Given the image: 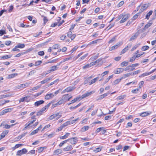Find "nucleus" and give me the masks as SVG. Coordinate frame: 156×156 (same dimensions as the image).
<instances>
[{
  "label": "nucleus",
  "mask_w": 156,
  "mask_h": 156,
  "mask_svg": "<svg viewBox=\"0 0 156 156\" xmlns=\"http://www.w3.org/2000/svg\"><path fill=\"white\" fill-rule=\"evenodd\" d=\"M75 89V87L73 86H70L67 87L61 93L63 94L66 92H68L72 91Z\"/></svg>",
  "instance_id": "20e7f679"
},
{
  "label": "nucleus",
  "mask_w": 156,
  "mask_h": 156,
  "mask_svg": "<svg viewBox=\"0 0 156 156\" xmlns=\"http://www.w3.org/2000/svg\"><path fill=\"white\" fill-rule=\"evenodd\" d=\"M124 70V69L122 68H117L114 71V73L115 74H118L123 72Z\"/></svg>",
  "instance_id": "f8f14e48"
},
{
  "label": "nucleus",
  "mask_w": 156,
  "mask_h": 156,
  "mask_svg": "<svg viewBox=\"0 0 156 156\" xmlns=\"http://www.w3.org/2000/svg\"><path fill=\"white\" fill-rule=\"evenodd\" d=\"M30 97L29 96H27L25 97H23L20 99L19 100L20 102H23L24 101H26L27 102L29 101L30 100L29 99Z\"/></svg>",
  "instance_id": "9b49d317"
},
{
  "label": "nucleus",
  "mask_w": 156,
  "mask_h": 156,
  "mask_svg": "<svg viewBox=\"0 0 156 156\" xmlns=\"http://www.w3.org/2000/svg\"><path fill=\"white\" fill-rule=\"evenodd\" d=\"M12 56V55H6L3 56L1 57V59H6L9 58H10Z\"/></svg>",
  "instance_id": "b1692460"
},
{
  "label": "nucleus",
  "mask_w": 156,
  "mask_h": 156,
  "mask_svg": "<svg viewBox=\"0 0 156 156\" xmlns=\"http://www.w3.org/2000/svg\"><path fill=\"white\" fill-rule=\"evenodd\" d=\"M25 44H19L16 46L19 48H22L25 47Z\"/></svg>",
  "instance_id": "37998d69"
},
{
  "label": "nucleus",
  "mask_w": 156,
  "mask_h": 156,
  "mask_svg": "<svg viewBox=\"0 0 156 156\" xmlns=\"http://www.w3.org/2000/svg\"><path fill=\"white\" fill-rule=\"evenodd\" d=\"M129 14H127L124 15L122 17V20L120 21V23H122L125 22L129 18Z\"/></svg>",
  "instance_id": "39448f33"
},
{
  "label": "nucleus",
  "mask_w": 156,
  "mask_h": 156,
  "mask_svg": "<svg viewBox=\"0 0 156 156\" xmlns=\"http://www.w3.org/2000/svg\"><path fill=\"white\" fill-rule=\"evenodd\" d=\"M73 149V146L71 145L67 146L63 149L64 151H71Z\"/></svg>",
  "instance_id": "ddd939ff"
},
{
  "label": "nucleus",
  "mask_w": 156,
  "mask_h": 156,
  "mask_svg": "<svg viewBox=\"0 0 156 156\" xmlns=\"http://www.w3.org/2000/svg\"><path fill=\"white\" fill-rule=\"evenodd\" d=\"M27 150L26 149L24 148L21 150L18 151L16 155V156H20L23 154H26L27 152Z\"/></svg>",
  "instance_id": "f03ea898"
},
{
  "label": "nucleus",
  "mask_w": 156,
  "mask_h": 156,
  "mask_svg": "<svg viewBox=\"0 0 156 156\" xmlns=\"http://www.w3.org/2000/svg\"><path fill=\"white\" fill-rule=\"evenodd\" d=\"M70 133H67L64 136H61L60 137V138L61 140H64L67 138L69 135Z\"/></svg>",
  "instance_id": "412c9836"
},
{
  "label": "nucleus",
  "mask_w": 156,
  "mask_h": 156,
  "mask_svg": "<svg viewBox=\"0 0 156 156\" xmlns=\"http://www.w3.org/2000/svg\"><path fill=\"white\" fill-rule=\"evenodd\" d=\"M17 75L18 74L17 73L11 74L8 75L7 77L8 79L12 78Z\"/></svg>",
  "instance_id": "393cba45"
},
{
  "label": "nucleus",
  "mask_w": 156,
  "mask_h": 156,
  "mask_svg": "<svg viewBox=\"0 0 156 156\" xmlns=\"http://www.w3.org/2000/svg\"><path fill=\"white\" fill-rule=\"evenodd\" d=\"M6 33L5 31L4 30H0V34L1 36L3 34Z\"/></svg>",
  "instance_id": "69168bd1"
},
{
  "label": "nucleus",
  "mask_w": 156,
  "mask_h": 156,
  "mask_svg": "<svg viewBox=\"0 0 156 156\" xmlns=\"http://www.w3.org/2000/svg\"><path fill=\"white\" fill-rule=\"evenodd\" d=\"M67 142H68V140H65L64 141H63L59 145V147H61L62 146L65 144Z\"/></svg>",
  "instance_id": "a18cd8bd"
},
{
  "label": "nucleus",
  "mask_w": 156,
  "mask_h": 156,
  "mask_svg": "<svg viewBox=\"0 0 156 156\" xmlns=\"http://www.w3.org/2000/svg\"><path fill=\"white\" fill-rule=\"evenodd\" d=\"M149 48V47L148 46H144L142 47L141 50L142 51H145L148 49Z\"/></svg>",
  "instance_id": "79ce46f5"
},
{
  "label": "nucleus",
  "mask_w": 156,
  "mask_h": 156,
  "mask_svg": "<svg viewBox=\"0 0 156 156\" xmlns=\"http://www.w3.org/2000/svg\"><path fill=\"white\" fill-rule=\"evenodd\" d=\"M11 95L9 94H6L5 95H2L0 96V99L5 98L7 97H9Z\"/></svg>",
  "instance_id": "c03bdc74"
},
{
  "label": "nucleus",
  "mask_w": 156,
  "mask_h": 156,
  "mask_svg": "<svg viewBox=\"0 0 156 156\" xmlns=\"http://www.w3.org/2000/svg\"><path fill=\"white\" fill-rule=\"evenodd\" d=\"M55 95L52 93H48L45 96L44 98L46 100H49L54 97Z\"/></svg>",
  "instance_id": "9d476101"
},
{
  "label": "nucleus",
  "mask_w": 156,
  "mask_h": 156,
  "mask_svg": "<svg viewBox=\"0 0 156 156\" xmlns=\"http://www.w3.org/2000/svg\"><path fill=\"white\" fill-rule=\"evenodd\" d=\"M68 141H69L70 144H75L77 142L78 138L76 137L71 138L67 140Z\"/></svg>",
  "instance_id": "7ed1b4c3"
},
{
  "label": "nucleus",
  "mask_w": 156,
  "mask_h": 156,
  "mask_svg": "<svg viewBox=\"0 0 156 156\" xmlns=\"http://www.w3.org/2000/svg\"><path fill=\"white\" fill-rule=\"evenodd\" d=\"M35 73V71L34 70H33L30 71L29 73L28 76H29L30 75H32Z\"/></svg>",
  "instance_id": "13d9d810"
},
{
  "label": "nucleus",
  "mask_w": 156,
  "mask_h": 156,
  "mask_svg": "<svg viewBox=\"0 0 156 156\" xmlns=\"http://www.w3.org/2000/svg\"><path fill=\"white\" fill-rule=\"evenodd\" d=\"M132 46V44H129L127 45L121 51V54H122L126 52Z\"/></svg>",
  "instance_id": "423d86ee"
},
{
  "label": "nucleus",
  "mask_w": 156,
  "mask_h": 156,
  "mask_svg": "<svg viewBox=\"0 0 156 156\" xmlns=\"http://www.w3.org/2000/svg\"><path fill=\"white\" fill-rule=\"evenodd\" d=\"M38 132V131L37 129H35L33 130L31 133L30 134V135L32 136Z\"/></svg>",
  "instance_id": "de8ad7c7"
},
{
  "label": "nucleus",
  "mask_w": 156,
  "mask_h": 156,
  "mask_svg": "<svg viewBox=\"0 0 156 156\" xmlns=\"http://www.w3.org/2000/svg\"><path fill=\"white\" fill-rule=\"evenodd\" d=\"M116 37H114L112 38L110 40L108 41V43L110 44L115 41L116 40Z\"/></svg>",
  "instance_id": "3c124183"
},
{
  "label": "nucleus",
  "mask_w": 156,
  "mask_h": 156,
  "mask_svg": "<svg viewBox=\"0 0 156 156\" xmlns=\"http://www.w3.org/2000/svg\"><path fill=\"white\" fill-rule=\"evenodd\" d=\"M140 34V32L138 31L135 34H134L130 38L129 40V41H133L135 39H136L137 37Z\"/></svg>",
  "instance_id": "6e6552de"
},
{
  "label": "nucleus",
  "mask_w": 156,
  "mask_h": 156,
  "mask_svg": "<svg viewBox=\"0 0 156 156\" xmlns=\"http://www.w3.org/2000/svg\"><path fill=\"white\" fill-rule=\"evenodd\" d=\"M42 63L41 61H38L35 62L34 65L36 66H38L40 65Z\"/></svg>",
  "instance_id": "603ef678"
},
{
  "label": "nucleus",
  "mask_w": 156,
  "mask_h": 156,
  "mask_svg": "<svg viewBox=\"0 0 156 156\" xmlns=\"http://www.w3.org/2000/svg\"><path fill=\"white\" fill-rule=\"evenodd\" d=\"M91 67L90 64H87L83 67V69H87Z\"/></svg>",
  "instance_id": "f704fd0d"
},
{
  "label": "nucleus",
  "mask_w": 156,
  "mask_h": 156,
  "mask_svg": "<svg viewBox=\"0 0 156 156\" xmlns=\"http://www.w3.org/2000/svg\"><path fill=\"white\" fill-rule=\"evenodd\" d=\"M80 98V97H77L76 98H75L73 100L71 101V103L73 104L74 103L77 101Z\"/></svg>",
  "instance_id": "ea45409f"
},
{
  "label": "nucleus",
  "mask_w": 156,
  "mask_h": 156,
  "mask_svg": "<svg viewBox=\"0 0 156 156\" xmlns=\"http://www.w3.org/2000/svg\"><path fill=\"white\" fill-rule=\"evenodd\" d=\"M153 13V11L152 10L150 11L146 15V16L145 18L149 19L150 16L152 15Z\"/></svg>",
  "instance_id": "a878e982"
},
{
  "label": "nucleus",
  "mask_w": 156,
  "mask_h": 156,
  "mask_svg": "<svg viewBox=\"0 0 156 156\" xmlns=\"http://www.w3.org/2000/svg\"><path fill=\"white\" fill-rule=\"evenodd\" d=\"M95 92V91H92L90 92H87L86 93L83 94L81 97H80L81 99L86 98L91 95L92 94L94 93Z\"/></svg>",
  "instance_id": "0eeeda50"
},
{
  "label": "nucleus",
  "mask_w": 156,
  "mask_h": 156,
  "mask_svg": "<svg viewBox=\"0 0 156 156\" xmlns=\"http://www.w3.org/2000/svg\"><path fill=\"white\" fill-rule=\"evenodd\" d=\"M150 74L149 73V72H146L144 73H143L140 75L139 76V77H144L149 75H150Z\"/></svg>",
  "instance_id": "e433bc0d"
},
{
  "label": "nucleus",
  "mask_w": 156,
  "mask_h": 156,
  "mask_svg": "<svg viewBox=\"0 0 156 156\" xmlns=\"http://www.w3.org/2000/svg\"><path fill=\"white\" fill-rule=\"evenodd\" d=\"M151 113V112H143L141 113L140 114V116L142 117H145L150 115Z\"/></svg>",
  "instance_id": "dca6fc26"
},
{
  "label": "nucleus",
  "mask_w": 156,
  "mask_h": 156,
  "mask_svg": "<svg viewBox=\"0 0 156 156\" xmlns=\"http://www.w3.org/2000/svg\"><path fill=\"white\" fill-rule=\"evenodd\" d=\"M144 83V82L143 81H140L139 84V88L140 89L142 87Z\"/></svg>",
  "instance_id": "09e8293b"
},
{
  "label": "nucleus",
  "mask_w": 156,
  "mask_h": 156,
  "mask_svg": "<svg viewBox=\"0 0 156 156\" xmlns=\"http://www.w3.org/2000/svg\"><path fill=\"white\" fill-rule=\"evenodd\" d=\"M9 102V100H6V101H0V104L1 105H3Z\"/></svg>",
  "instance_id": "c9c22d12"
},
{
  "label": "nucleus",
  "mask_w": 156,
  "mask_h": 156,
  "mask_svg": "<svg viewBox=\"0 0 156 156\" xmlns=\"http://www.w3.org/2000/svg\"><path fill=\"white\" fill-rule=\"evenodd\" d=\"M55 119V115L54 114L51 115L48 118V120H51Z\"/></svg>",
  "instance_id": "8fccbe9b"
},
{
  "label": "nucleus",
  "mask_w": 156,
  "mask_h": 156,
  "mask_svg": "<svg viewBox=\"0 0 156 156\" xmlns=\"http://www.w3.org/2000/svg\"><path fill=\"white\" fill-rule=\"evenodd\" d=\"M59 45L58 44H55L52 47V49H58V48Z\"/></svg>",
  "instance_id": "338daca9"
},
{
  "label": "nucleus",
  "mask_w": 156,
  "mask_h": 156,
  "mask_svg": "<svg viewBox=\"0 0 156 156\" xmlns=\"http://www.w3.org/2000/svg\"><path fill=\"white\" fill-rule=\"evenodd\" d=\"M149 6L148 4H145L142 5L140 9L141 12L144 11V10L147 9Z\"/></svg>",
  "instance_id": "4468645a"
},
{
  "label": "nucleus",
  "mask_w": 156,
  "mask_h": 156,
  "mask_svg": "<svg viewBox=\"0 0 156 156\" xmlns=\"http://www.w3.org/2000/svg\"><path fill=\"white\" fill-rule=\"evenodd\" d=\"M128 62L126 61H124L122 62L120 65L122 67H124L127 66L128 65Z\"/></svg>",
  "instance_id": "4c0bfd02"
},
{
  "label": "nucleus",
  "mask_w": 156,
  "mask_h": 156,
  "mask_svg": "<svg viewBox=\"0 0 156 156\" xmlns=\"http://www.w3.org/2000/svg\"><path fill=\"white\" fill-rule=\"evenodd\" d=\"M109 94V93L108 92L107 93H105L104 94L100 96L99 99H101L107 96Z\"/></svg>",
  "instance_id": "c756f323"
},
{
  "label": "nucleus",
  "mask_w": 156,
  "mask_h": 156,
  "mask_svg": "<svg viewBox=\"0 0 156 156\" xmlns=\"http://www.w3.org/2000/svg\"><path fill=\"white\" fill-rule=\"evenodd\" d=\"M89 126H84L81 129V131L84 132L88 130L89 129Z\"/></svg>",
  "instance_id": "bb28decb"
},
{
  "label": "nucleus",
  "mask_w": 156,
  "mask_h": 156,
  "mask_svg": "<svg viewBox=\"0 0 156 156\" xmlns=\"http://www.w3.org/2000/svg\"><path fill=\"white\" fill-rule=\"evenodd\" d=\"M152 24V23H151L150 22L147 23V24H146L145 26L143 28V30H145L147 29L148 27H149L150 26H151Z\"/></svg>",
  "instance_id": "c85d7f7f"
},
{
  "label": "nucleus",
  "mask_w": 156,
  "mask_h": 156,
  "mask_svg": "<svg viewBox=\"0 0 156 156\" xmlns=\"http://www.w3.org/2000/svg\"><path fill=\"white\" fill-rule=\"evenodd\" d=\"M66 37L65 35H62L60 37V39L61 40H64L66 39Z\"/></svg>",
  "instance_id": "774afa93"
},
{
  "label": "nucleus",
  "mask_w": 156,
  "mask_h": 156,
  "mask_svg": "<svg viewBox=\"0 0 156 156\" xmlns=\"http://www.w3.org/2000/svg\"><path fill=\"white\" fill-rule=\"evenodd\" d=\"M135 68L132 67L130 65L127 66L125 69L124 70H128L129 71H132L135 69Z\"/></svg>",
  "instance_id": "a211bd4d"
},
{
  "label": "nucleus",
  "mask_w": 156,
  "mask_h": 156,
  "mask_svg": "<svg viewBox=\"0 0 156 156\" xmlns=\"http://www.w3.org/2000/svg\"><path fill=\"white\" fill-rule=\"evenodd\" d=\"M51 126V125L50 124H48L45 126H44V127L42 129V131H43L44 130V129H46L50 127Z\"/></svg>",
  "instance_id": "bf43d9fd"
},
{
  "label": "nucleus",
  "mask_w": 156,
  "mask_h": 156,
  "mask_svg": "<svg viewBox=\"0 0 156 156\" xmlns=\"http://www.w3.org/2000/svg\"><path fill=\"white\" fill-rule=\"evenodd\" d=\"M54 115L56 120H58L62 116V113L61 112L55 113Z\"/></svg>",
  "instance_id": "2eb2a0df"
},
{
  "label": "nucleus",
  "mask_w": 156,
  "mask_h": 156,
  "mask_svg": "<svg viewBox=\"0 0 156 156\" xmlns=\"http://www.w3.org/2000/svg\"><path fill=\"white\" fill-rule=\"evenodd\" d=\"M139 91V89L138 88H137L133 90L131 92L133 93L134 94H136L137 93V92Z\"/></svg>",
  "instance_id": "052dcab7"
},
{
  "label": "nucleus",
  "mask_w": 156,
  "mask_h": 156,
  "mask_svg": "<svg viewBox=\"0 0 156 156\" xmlns=\"http://www.w3.org/2000/svg\"><path fill=\"white\" fill-rule=\"evenodd\" d=\"M17 123L15 124H12L11 125H7V124L5 125L4 126V128H5V129H9L10 128V127L11 126H14Z\"/></svg>",
  "instance_id": "72a5a7b5"
},
{
  "label": "nucleus",
  "mask_w": 156,
  "mask_h": 156,
  "mask_svg": "<svg viewBox=\"0 0 156 156\" xmlns=\"http://www.w3.org/2000/svg\"><path fill=\"white\" fill-rule=\"evenodd\" d=\"M62 152V151L61 149H58L55 150L54 152V154L55 155H57L61 154Z\"/></svg>",
  "instance_id": "4be33fe9"
},
{
  "label": "nucleus",
  "mask_w": 156,
  "mask_h": 156,
  "mask_svg": "<svg viewBox=\"0 0 156 156\" xmlns=\"http://www.w3.org/2000/svg\"><path fill=\"white\" fill-rule=\"evenodd\" d=\"M132 74L131 73H128L125 74L124 75L123 79L126 78V77L129 76L130 75Z\"/></svg>",
  "instance_id": "5fc2aeb1"
},
{
  "label": "nucleus",
  "mask_w": 156,
  "mask_h": 156,
  "mask_svg": "<svg viewBox=\"0 0 156 156\" xmlns=\"http://www.w3.org/2000/svg\"><path fill=\"white\" fill-rule=\"evenodd\" d=\"M69 95V94H66L64 95H63L62 96V99H63V100H66L67 99V98H68V96Z\"/></svg>",
  "instance_id": "864d4df0"
},
{
  "label": "nucleus",
  "mask_w": 156,
  "mask_h": 156,
  "mask_svg": "<svg viewBox=\"0 0 156 156\" xmlns=\"http://www.w3.org/2000/svg\"><path fill=\"white\" fill-rule=\"evenodd\" d=\"M30 84L31 83H25L21 84L16 86V89H22L28 87Z\"/></svg>",
  "instance_id": "f257e3e1"
},
{
  "label": "nucleus",
  "mask_w": 156,
  "mask_h": 156,
  "mask_svg": "<svg viewBox=\"0 0 156 156\" xmlns=\"http://www.w3.org/2000/svg\"><path fill=\"white\" fill-rule=\"evenodd\" d=\"M101 149L99 147H98L96 149H95L94 150V151L97 153L101 151Z\"/></svg>",
  "instance_id": "680f3d73"
},
{
  "label": "nucleus",
  "mask_w": 156,
  "mask_h": 156,
  "mask_svg": "<svg viewBox=\"0 0 156 156\" xmlns=\"http://www.w3.org/2000/svg\"><path fill=\"white\" fill-rule=\"evenodd\" d=\"M44 101L43 100H41L36 102L34 103V105L36 106H38L41 105L43 104L44 103Z\"/></svg>",
  "instance_id": "f3484780"
},
{
  "label": "nucleus",
  "mask_w": 156,
  "mask_h": 156,
  "mask_svg": "<svg viewBox=\"0 0 156 156\" xmlns=\"http://www.w3.org/2000/svg\"><path fill=\"white\" fill-rule=\"evenodd\" d=\"M70 124V122L69 121H67L66 122L63 123L62 126L63 128L65 127L66 126H67L68 125Z\"/></svg>",
  "instance_id": "58836bf2"
},
{
  "label": "nucleus",
  "mask_w": 156,
  "mask_h": 156,
  "mask_svg": "<svg viewBox=\"0 0 156 156\" xmlns=\"http://www.w3.org/2000/svg\"><path fill=\"white\" fill-rule=\"evenodd\" d=\"M35 151L34 150H33L30 151L28 153V154H33L35 153Z\"/></svg>",
  "instance_id": "0e129e2a"
},
{
  "label": "nucleus",
  "mask_w": 156,
  "mask_h": 156,
  "mask_svg": "<svg viewBox=\"0 0 156 156\" xmlns=\"http://www.w3.org/2000/svg\"><path fill=\"white\" fill-rule=\"evenodd\" d=\"M126 97V95H120L118 96L116 98L118 101L123 99Z\"/></svg>",
  "instance_id": "2f4dec72"
},
{
  "label": "nucleus",
  "mask_w": 156,
  "mask_h": 156,
  "mask_svg": "<svg viewBox=\"0 0 156 156\" xmlns=\"http://www.w3.org/2000/svg\"><path fill=\"white\" fill-rule=\"evenodd\" d=\"M98 79V77H96L90 81H89L88 83H89L90 85L93 84V83H95Z\"/></svg>",
  "instance_id": "aec40b11"
},
{
  "label": "nucleus",
  "mask_w": 156,
  "mask_h": 156,
  "mask_svg": "<svg viewBox=\"0 0 156 156\" xmlns=\"http://www.w3.org/2000/svg\"><path fill=\"white\" fill-rule=\"evenodd\" d=\"M18 48L16 46L12 50V51H17V52H18L20 51V50L18 49Z\"/></svg>",
  "instance_id": "6e6d98bb"
},
{
  "label": "nucleus",
  "mask_w": 156,
  "mask_h": 156,
  "mask_svg": "<svg viewBox=\"0 0 156 156\" xmlns=\"http://www.w3.org/2000/svg\"><path fill=\"white\" fill-rule=\"evenodd\" d=\"M58 69L57 66H52L51 68V69L50 70V71H54Z\"/></svg>",
  "instance_id": "473e14b6"
},
{
  "label": "nucleus",
  "mask_w": 156,
  "mask_h": 156,
  "mask_svg": "<svg viewBox=\"0 0 156 156\" xmlns=\"http://www.w3.org/2000/svg\"><path fill=\"white\" fill-rule=\"evenodd\" d=\"M88 53H86L82 57H81L79 59V61H80L82 60H83L88 55Z\"/></svg>",
  "instance_id": "7c9ffc66"
},
{
  "label": "nucleus",
  "mask_w": 156,
  "mask_h": 156,
  "mask_svg": "<svg viewBox=\"0 0 156 156\" xmlns=\"http://www.w3.org/2000/svg\"><path fill=\"white\" fill-rule=\"evenodd\" d=\"M51 78H47L46 79H45L44 80H42L41 82V84H44L48 81L49 80H51Z\"/></svg>",
  "instance_id": "cd10ccee"
},
{
  "label": "nucleus",
  "mask_w": 156,
  "mask_h": 156,
  "mask_svg": "<svg viewBox=\"0 0 156 156\" xmlns=\"http://www.w3.org/2000/svg\"><path fill=\"white\" fill-rule=\"evenodd\" d=\"M135 56L133 54V56L130 58L129 61L130 62H132L133 61H134L136 58H135Z\"/></svg>",
  "instance_id": "4d7b16f0"
},
{
  "label": "nucleus",
  "mask_w": 156,
  "mask_h": 156,
  "mask_svg": "<svg viewBox=\"0 0 156 156\" xmlns=\"http://www.w3.org/2000/svg\"><path fill=\"white\" fill-rule=\"evenodd\" d=\"M138 16H139V13H137L132 18L133 20H135L138 17Z\"/></svg>",
  "instance_id": "e2e57ef3"
},
{
  "label": "nucleus",
  "mask_w": 156,
  "mask_h": 156,
  "mask_svg": "<svg viewBox=\"0 0 156 156\" xmlns=\"http://www.w3.org/2000/svg\"><path fill=\"white\" fill-rule=\"evenodd\" d=\"M94 106V104H92L90 107L86 111V112H87L90 110L93 109Z\"/></svg>",
  "instance_id": "49530a36"
},
{
  "label": "nucleus",
  "mask_w": 156,
  "mask_h": 156,
  "mask_svg": "<svg viewBox=\"0 0 156 156\" xmlns=\"http://www.w3.org/2000/svg\"><path fill=\"white\" fill-rule=\"evenodd\" d=\"M123 79V77H122L120 79H117L115 80L113 83V85H114L115 84H118L119 82H120L121 81V80Z\"/></svg>",
  "instance_id": "5701e85b"
},
{
  "label": "nucleus",
  "mask_w": 156,
  "mask_h": 156,
  "mask_svg": "<svg viewBox=\"0 0 156 156\" xmlns=\"http://www.w3.org/2000/svg\"><path fill=\"white\" fill-rule=\"evenodd\" d=\"M140 44H137L136 45H135L132 48L131 50V51H132L134 50L135 49H136L137 47H139V46L140 45Z\"/></svg>",
  "instance_id": "a19ab883"
},
{
  "label": "nucleus",
  "mask_w": 156,
  "mask_h": 156,
  "mask_svg": "<svg viewBox=\"0 0 156 156\" xmlns=\"http://www.w3.org/2000/svg\"><path fill=\"white\" fill-rule=\"evenodd\" d=\"M122 44V42H119L118 43L114 45V46L112 47L109 49V50L110 51H112V50L117 48L118 47L120 46Z\"/></svg>",
  "instance_id": "1a4fd4ad"
},
{
  "label": "nucleus",
  "mask_w": 156,
  "mask_h": 156,
  "mask_svg": "<svg viewBox=\"0 0 156 156\" xmlns=\"http://www.w3.org/2000/svg\"><path fill=\"white\" fill-rule=\"evenodd\" d=\"M12 110V108H8L5 109L4 110H3L2 112V114H4L7 112H11Z\"/></svg>",
  "instance_id": "6ab92c4d"
}]
</instances>
